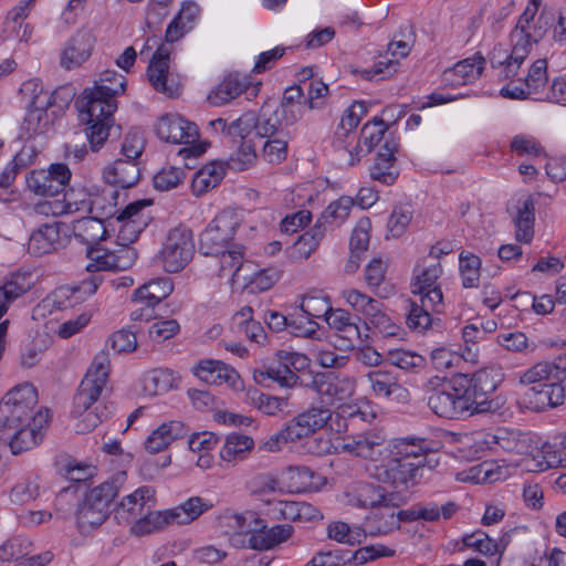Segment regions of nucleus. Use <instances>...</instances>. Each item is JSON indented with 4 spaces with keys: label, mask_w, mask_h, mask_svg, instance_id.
Listing matches in <instances>:
<instances>
[{
    "label": "nucleus",
    "mask_w": 566,
    "mask_h": 566,
    "mask_svg": "<svg viewBox=\"0 0 566 566\" xmlns=\"http://www.w3.org/2000/svg\"><path fill=\"white\" fill-rule=\"evenodd\" d=\"M528 403L536 411L546 409L547 407H557L564 402L565 389L557 380L547 384H536L532 386L525 394Z\"/></svg>",
    "instance_id": "obj_22"
},
{
    "label": "nucleus",
    "mask_w": 566,
    "mask_h": 566,
    "mask_svg": "<svg viewBox=\"0 0 566 566\" xmlns=\"http://www.w3.org/2000/svg\"><path fill=\"white\" fill-rule=\"evenodd\" d=\"M255 382L262 386H270L275 382L280 387L292 388L297 384L298 376L289 369L280 359L276 363L264 365L253 371Z\"/></svg>",
    "instance_id": "obj_27"
},
{
    "label": "nucleus",
    "mask_w": 566,
    "mask_h": 566,
    "mask_svg": "<svg viewBox=\"0 0 566 566\" xmlns=\"http://www.w3.org/2000/svg\"><path fill=\"white\" fill-rule=\"evenodd\" d=\"M419 461L409 462L408 459L389 458L385 464L375 468L374 476L403 494V491L416 486L423 478L427 468H423Z\"/></svg>",
    "instance_id": "obj_9"
},
{
    "label": "nucleus",
    "mask_w": 566,
    "mask_h": 566,
    "mask_svg": "<svg viewBox=\"0 0 566 566\" xmlns=\"http://www.w3.org/2000/svg\"><path fill=\"white\" fill-rule=\"evenodd\" d=\"M523 81L533 95L543 91L548 81L546 59L534 61Z\"/></svg>",
    "instance_id": "obj_60"
},
{
    "label": "nucleus",
    "mask_w": 566,
    "mask_h": 566,
    "mask_svg": "<svg viewBox=\"0 0 566 566\" xmlns=\"http://www.w3.org/2000/svg\"><path fill=\"white\" fill-rule=\"evenodd\" d=\"M102 282L101 276L92 275L87 280H83L78 285L60 286L56 289L49 300L57 310L73 307L77 303L83 302L87 296L94 294Z\"/></svg>",
    "instance_id": "obj_18"
},
{
    "label": "nucleus",
    "mask_w": 566,
    "mask_h": 566,
    "mask_svg": "<svg viewBox=\"0 0 566 566\" xmlns=\"http://www.w3.org/2000/svg\"><path fill=\"white\" fill-rule=\"evenodd\" d=\"M251 401L255 408L268 416H275L287 407V400L253 390L250 394Z\"/></svg>",
    "instance_id": "obj_61"
},
{
    "label": "nucleus",
    "mask_w": 566,
    "mask_h": 566,
    "mask_svg": "<svg viewBox=\"0 0 566 566\" xmlns=\"http://www.w3.org/2000/svg\"><path fill=\"white\" fill-rule=\"evenodd\" d=\"M245 88V83L238 74L227 75L212 91L208 99L214 106H221L238 97Z\"/></svg>",
    "instance_id": "obj_42"
},
{
    "label": "nucleus",
    "mask_w": 566,
    "mask_h": 566,
    "mask_svg": "<svg viewBox=\"0 0 566 566\" xmlns=\"http://www.w3.org/2000/svg\"><path fill=\"white\" fill-rule=\"evenodd\" d=\"M402 504L380 503L376 506L366 518L364 536L376 537L399 530V518L396 515V510Z\"/></svg>",
    "instance_id": "obj_19"
},
{
    "label": "nucleus",
    "mask_w": 566,
    "mask_h": 566,
    "mask_svg": "<svg viewBox=\"0 0 566 566\" xmlns=\"http://www.w3.org/2000/svg\"><path fill=\"white\" fill-rule=\"evenodd\" d=\"M535 201L530 196L517 208L513 218L515 239L522 243H530L534 238Z\"/></svg>",
    "instance_id": "obj_30"
},
{
    "label": "nucleus",
    "mask_w": 566,
    "mask_h": 566,
    "mask_svg": "<svg viewBox=\"0 0 566 566\" xmlns=\"http://www.w3.org/2000/svg\"><path fill=\"white\" fill-rule=\"evenodd\" d=\"M195 375L202 381L210 385H221L235 377L233 369L219 360H201L195 368Z\"/></svg>",
    "instance_id": "obj_37"
},
{
    "label": "nucleus",
    "mask_w": 566,
    "mask_h": 566,
    "mask_svg": "<svg viewBox=\"0 0 566 566\" xmlns=\"http://www.w3.org/2000/svg\"><path fill=\"white\" fill-rule=\"evenodd\" d=\"M281 119L275 108L273 109L269 104L263 105L258 116L253 114L255 136L259 138H272L286 134L287 130H284Z\"/></svg>",
    "instance_id": "obj_40"
},
{
    "label": "nucleus",
    "mask_w": 566,
    "mask_h": 566,
    "mask_svg": "<svg viewBox=\"0 0 566 566\" xmlns=\"http://www.w3.org/2000/svg\"><path fill=\"white\" fill-rule=\"evenodd\" d=\"M31 289L30 275L14 273L0 286V304L9 308L10 304Z\"/></svg>",
    "instance_id": "obj_45"
},
{
    "label": "nucleus",
    "mask_w": 566,
    "mask_h": 566,
    "mask_svg": "<svg viewBox=\"0 0 566 566\" xmlns=\"http://www.w3.org/2000/svg\"><path fill=\"white\" fill-rule=\"evenodd\" d=\"M342 296L354 311L365 317V321L381 306L379 301L355 289L344 291Z\"/></svg>",
    "instance_id": "obj_47"
},
{
    "label": "nucleus",
    "mask_w": 566,
    "mask_h": 566,
    "mask_svg": "<svg viewBox=\"0 0 566 566\" xmlns=\"http://www.w3.org/2000/svg\"><path fill=\"white\" fill-rule=\"evenodd\" d=\"M94 44L93 31L88 28L80 29L65 43L60 55L61 66L65 70L80 67L92 55Z\"/></svg>",
    "instance_id": "obj_15"
},
{
    "label": "nucleus",
    "mask_w": 566,
    "mask_h": 566,
    "mask_svg": "<svg viewBox=\"0 0 566 566\" xmlns=\"http://www.w3.org/2000/svg\"><path fill=\"white\" fill-rule=\"evenodd\" d=\"M193 252L192 231L180 224L168 231L158 261L166 272L178 273L190 262Z\"/></svg>",
    "instance_id": "obj_7"
},
{
    "label": "nucleus",
    "mask_w": 566,
    "mask_h": 566,
    "mask_svg": "<svg viewBox=\"0 0 566 566\" xmlns=\"http://www.w3.org/2000/svg\"><path fill=\"white\" fill-rule=\"evenodd\" d=\"M90 262L85 269L87 272L99 271H125L136 261L137 253L126 244H120L115 251L103 250L95 247L87 248L86 252Z\"/></svg>",
    "instance_id": "obj_12"
},
{
    "label": "nucleus",
    "mask_w": 566,
    "mask_h": 566,
    "mask_svg": "<svg viewBox=\"0 0 566 566\" xmlns=\"http://www.w3.org/2000/svg\"><path fill=\"white\" fill-rule=\"evenodd\" d=\"M311 387L327 400H342L345 398V389L339 381L331 379L325 374H317L313 377Z\"/></svg>",
    "instance_id": "obj_59"
},
{
    "label": "nucleus",
    "mask_w": 566,
    "mask_h": 566,
    "mask_svg": "<svg viewBox=\"0 0 566 566\" xmlns=\"http://www.w3.org/2000/svg\"><path fill=\"white\" fill-rule=\"evenodd\" d=\"M254 441L251 437L239 433L228 434L220 450V458L233 465L244 460L252 451Z\"/></svg>",
    "instance_id": "obj_33"
},
{
    "label": "nucleus",
    "mask_w": 566,
    "mask_h": 566,
    "mask_svg": "<svg viewBox=\"0 0 566 566\" xmlns=\"http://www.w3.org/2000/svg\"><path fill=\"white\" fill-rule=\"evenodd\" d=\"M427 406L438 417L444 419H460L465 415L463 401L455 377L448 379L447 377L432 376L423 386Z\"/></svg>",
    "instance_id": "obj_6"
},
{
    "label": "nucleus",
    "mask_w": 566,
    "mask_h": 566,
    "mask_svg": "<svg viewBox=\"0 0 566 566\" xmlns=\"http://www.w3.org/2000/svg\"><path fill=\"white\" fill-rule=\"evenodd\" d=\"M213 507V503L200 496H192L179 506L171 509L175 524L186 525Z\"/></svg>",
    "instance_id": "obj_41"
},
{
    "label": "nucleus",
    "mask_w": 566,
    "mask_h": 566,
    "mask_svg": "<svg viewBox=\"0 0 566 566\" xmlns=\"http://www.w3.org/2000/svg\"><path fill=\"white\" fill-rule=\"evenodd\" d=\"M556 374H559V366H551L547 363H539L522 376V382L531 384L532 386H535L536 384H547L554 380Z\"/></svg>",
    "instance_id": "obj_64"
},
{
    "label": "nucleus",
    "mask_w": 566,
    "mask_h": 566,
    "mask_svg": "<svg viewBox=\"0 0 566 566\" xmlns=\"http://www.w3.org/2000/svg\"><path fill=\"white\" fill-rule=\"evenodd\" d=\"M367 378L377 396L388 397L401 388L398 377L389 370L369 371Z\"/></svg>",
    "instance_id": "obj_48"
},
{
    "label": "nucleus",
    "mask_w": 566,
    "mask_h": 566,
    "mask_svg": "<svg viewBox=\"0 0 566 566\" xmlns=\"http://www.w3.org/2000/svg\"><path fill=\"white\" fill-rule=\"evenodd\" d=\"M174 291V284L168 277L151 280L134 292L135 301L144 302L147 307H153Z\"/></svg>",
    "instance_id": "obj_32"
},
{
    "label": "nucleus",
    "mask_w": 566,
    "mask_h": 566,
    "mask_svg": "<svg viewBox=\"0 0 566 566\" xmlns=\"http://www.w3.org/2000/svg\"><path fill=\"white\" fill-rule=\"evenodd\" d=\"M155 491L151 486H142L125 496L115 507V518L118 523L136 522L144 515L146 506L154 504Z\"/></svg>",
    "instance_id": "obj_16"
},
{
    "label": "nucleus",
    "mask_w": 566,
    "mask_h": 566,
    "mask_svg": "<svg viewBox=\"0 0 566 566\" xmlns=\"http://www.w3.org/2000/svg\"><path fill=\"white\" fill-rule=\"evenodd\" d=\"M423 443L424 439H401L395 443L394 448L396 451L391 458L408 459L409 462L420 460V464L427 468Z\"/></svg>",
    "instance_id": "obj_46"
},
{
    "label": "nucleus",
    "mask_w": 566,
    "mask_h": 566,
    "mask_svg": "<svg viewBox=\"0 0 566 566\" xmlns=\"http://www.w3.org/2000/svg\"><path fill=\"white\" fill-rule=\"evenodd\" d=\"M388 128L389 126L377 116L363 126L358 142H360L361 146H365V153L373 150Z\"/></svg>",
    "instance_id": "obj_55"
},
{
    "label": "nucleus",
    "mask_w": 566,
    "mask_h": 566,
    "mask_svg": "<svg viewBox=\"0 0 566 566\" xmlns=\"http://www.w3.org/2000/svg\"><path fill=\"white\" fill-rule=\"evenodd\" d=\"M312 437L310 429L298 420V417H294L291 421H289L284 428H282L277 433L271 436L268 440H265L262 444H260V450H264L268 452H276L282 449V447L286 443H294L301 440H305Z\"/></svg>",
    "instance_id": "obj_23"
},
{
    "label": "nucleus",
    "mask_w": 566,
    "mask_h": 566,
    "mask_svg": "<svg viewBox=\"0 0 566 566\" xmlns=\"http://www.w3.org/2000/svg\"><path fill=\"white\" fill-rule=\"evenodd\" d=\"M71 176L65 164H52L48 170L31 171L27 177V185L35 195L53 197L65 190Z\"/></svg>",
    "instance_id": "obj_11"
},
{
    "label": "nucleus",
    "mask_w": 566,
    "mask_h": 566,
    "mask_svg": "<svg viewBox=\"0 0 566 566\" xmlns=\"http://www.w3.org/2000/svg\"><path fill=\"white\" fill-rule=\"evenodd\" d=\"M386 360L390 365L406 371H417L421 369L426 363L421 355L401 348L388 350Z\"/></svg>",
    "instance_id": "obj_49"
},
{
    "label": "nucleus",
    "mask_w": 566,
    "mask_h": 566,
    "mask_svg": "<svg viewBox=\"0 0 566 566\" xmlns=\"http://www.w3.org/2000/svg\"><path fill=\"white\" fill-rule=\"evenodd\" d=\"M239 227L238 214L231 210H223L214 217L200 234V250L206 255H218L229 245Z\"/></svg>",
    "instance_id": "obj_10"
},
{
    "label": "nucleus",
    "mask_w": 566,
    "mask_h": 566,
    "mask_svg": "<svg viewBox=\"0 0 566 566\" xmlns=\"http://www.w3.org/2000/svg\"><path fill=\"white\" fill-rule=\"evenodd\" d=\"M354 205L355 200L349 196L338 198L326 207L315 224H319V228L325 231L328 226L339 227L348 218Z\"/></svg>",
    "instance_id": "obj_38"
},
{
    "label": "nucleus",
    "mask_w": 566,
    "mask_h": 566,
    "mask_svg": "<svg viewBox=\"0 0 566 566\" xmlns=\"http://www.w3.org/2000/svg\"><path fill=\"white\" fill-rule=\"evenodd\" d=\"M55 117L56 112L52 111L49 113V108H46V106L31 107L24 117L22 129L29 135V137L44 135L52 128Z\"/></svg>",
    "instance_id": "obj_36"
},
{
    "label": "nucleus",
    "mask_w": 566,
    "mask_h": 566,
    "mask_svg": "<svg viewBox=\"0 0 566 566\" xmlns=\"http://www.w3.org/2000/svg\"><path fill=\"white\" fill-rule=\"evenodd\" d=\"M126 78L115 71H105L99 83L93 88H85L76 101L82 119L87 127L85 136L93 151H97L106 142L114 125L113 115L117 109L114 97L126 90Z\"/></svg>",
    "instance_id": "obj_1"
},
{
    "label": "nucleus",
    "mask_w": 566,
    "mask_h": 566,
    "mask_svg": "<svg viewBox=\"0 0 566 566\" xmlns=\"http://www.w3.org/2000/svg\"><path fill=\"white\" fill-rule=\"evenodd\" d=\"M74 237L87 248L94 247L107 234L105 223L94 217H86L73 222Z\"/></svg>",
    "instance_id": "obj_34"
},
{
    "label": "nucleus",
    "mask_w": 566,
    "mask_h": 566,
    "mask_svg": "<svg viewBox=\"0 0 566 566\" xmlns=\"http://www.w3.org/2000/svg\"><path fill=\"white\" fill-rule=\"evenodd\" d=\"M325 235V229H321L319 224L303 233L294 243L295 252L298 256L307 259L314 252Z\"/></svg>",
    "instance_id": "obj_62"
},
{
    "label": "nucleus",
    "mask_w": 566,
    "mask_h": 566,
    "mask_svg": "<svg viewBox=\"0 0 566 566\" xmlns=\"http://www.w3.org/2000/svg\"><path fill=\"white\" fill-rule=\"evenodd\" d=\"M462 543L464 546L473 548L485 556H492L497 553L502 554L504 549V547L501 548L495 541L482 531L465 535Z\"/></svg>",
    "instance_id": "obj_58"
},
{
    "label": "nucleus",
    "mask_w": 566,
    "mask_h": 566,
    "mask_svg": "<svg viewBox=\"0 0 566 566\" xmlns=\"http://www.w3.org/2000/svg\"><path fill=\"white\" fill-rule=\"evenodd\" d=\"M370 327L376 328L384 337H399L402 329L382 310V305L367 319L364 329L368 333Z\"/></svg>",
    "instance_id": "obj_53"
},
{
    "label": "nucleus",
    "mask_w": 566,
    "mask_h": 566,
    "mask_svg": "<svg viewBox=\"0 0 566 566\" xmlns=\"http://www.w3.org/2000/svg\"><path fill=\"white\" fill-rule=\"evenodd\" d=\"M227 525L233 531L231 543L235 547H248V537L264 527V520L254 511L233 513L227 517Z\"/></svg>",
    "instance_id": "obj_20"
},
{
    "label": "nucleus",
    "mask_w": 566,
    "mask_h": 566,
    "mask_svg": "<svg viewBox=\"0 0 566 566\" xmlns=\"http://www.w3.org/2000/svg\"><path fill=\"white\" fill-rule=\"evenodd\" d=\"M109 377V359L102 352L97 354L82 379L73 399L71 415L76 419L77 433H86L95 429L112 413V409L98 402L106 388Z\"/></svg>",
    "instance_id": "obj_2"
},
{
    "label": "nucleus",
    "mask_w": 566,
    "mask_h": 566,
    "mask_svg": "<svg viewBox=\"0 0 566 566\" xmlns=\"http://www.w3.org/2000/svg\"><path fill=\"white\" fill-rule=\"evenodd\" d=\"M562 451L554 449V446L545 442L541 448L534 447L530 458L523 459V465L527 471L543 472L548 469L559 468Z\"/></svg>",
    "instance_id": "obj_31"
},
{
    "label": "nucleus",
    "mask_w": 566,
    "mask_h": 566,
    "mask_svg": "<svg viewBox=\"0 0 566 566\" xmlns=\"http://www.w3.org/2000/svg\"><path fill=\"white\" fill-rule=\"evenodd\" d=\"M297 417L310 429L312 436L333 421V412L324 406H312Z\"/></svg>",
    "instance_id": "obj_54"
},
{
    "label": "nucleus",
    "mask_w": 566,
    "mask_h": 566,
    "mask_svg": "<svg viewBox=\"0 0 566 566\" xmlns=\"http://www.w3.org/2000/svg\"><path fill=\"white\" fill-rule=\"evenodd\" d=\"M542 0H530L516 23L517 28L522 27L524 33L537 43L544 38L554 21V14L545 9L537 15Z\"/></svg>",
    "instance_id": "obj_17"
},
{
    "label": "nucleus",
    "mask_w": 566,
    "mask_h": 566,
    "mask_svg": "<svg viewBox=\"0 0 566 566\" xmlns=\"http://www.w3.org/2000/svg\"><path fill=\"white\" fill-rule=\"evenodd\" d=\"M458 391L465 415L490 412L494 409L493 400L489 396L495 391L500 381L501 373L496 368L480 369L472 375L460 374L455 377Z\"/></svg>",
    "instance_id": "obj_5"
},
{
    "label": "nucleus",
    "mask_w": 566,
    "mask_h": 566,
    "mask_svg": "<svg viewBox=\"0 0 566 566\" xmlns=\"http://www.w3.org/2000/svg\"><path fill=\"white\" fill-rule=\"evenodd\" d=\"M342 449L345 452L371 461H378L382 453L388 451L386 437L382 431L378 429H369L346 437Z\"/></svg>",
    "instance_id": "obj_13"
},
{
    "label": "nucleus",
    "mask_w": 566,
    "mask_h": 566,
    "mask_svg": "<svg viewBox=\"0 0 566 566\" xmlns=\"http://www.w3.org/2000/svg\"><path fill=\"white\" fill-rule=\"evenodd\" d=\"M412 282V293L423 294L427 289H431L437 285L438 279L441 276L443 270L439 261L432 264L424 265L421 269H417Z\"/></svg>",
    "instance_id": "obj_50"
},
{
    "label": "nucleus",
    "mask_w": 566,
    "mask_h": 566,
    "mask_svg": "<svg viewBox=\"0 0 566 566\" xmlns=\"http://www.w3.org/2000/svg\"><path fill=\"white\" fill-rule=\"evenodd\" d=\"M39 426H24L15 429V433L9 442L11 452L13 454H20L23 451L32 449L41 440V436L36 430Z\"/></svg>",
    "instance_id": "obj_52"
},
{
    "label": "nucleus",
    "mask_w": 566,
    "mask_h": 566,
    "mask_svg": "<svg viewBox=\"0 0 566 566\" xmlns=\"http://www.w3.org/2000/svg\"><path fill=\"white\" fill-rule=\"evenodd\" d=\"M226 167L223 163H210L203 166L193 176L191 188L196 196H200L217 187L223 179Z\"/></svg>",
    "instance_id": "obj_39"
},
{
    "label": "nucleus",
    "mask_w": 566,
    "mask_h": 566,
    "mask_svg": "<svg viewBox=\"0 0 566 566\" xmlns=\"http://www.w3.org/2000/svg\"><path fill=\"white\" fill-rule=\"evenodd\" d=\"M116 196L117 192L112 190L108 192L103 191L102 195L88 199L87 212H90L92 217L105 222V220L112 218L117 212L116 205L111 201Z\"/></svg>",
    "instance_id": "obj_51"
},
{
    "label": "nucleus",
    "mask_w": 566,
    "mask_h": 566,
    "mask_svg": "<svg viewBox=\"0 0 566 566\" xmlns=\"http://www.w3.org/2000/svg\"><path fill=\"white\" fill-rule=\"evenodd\" d=\"M301 312L305 314V318H321L331 315L333 307L328 295L322 291H311L303 296L301 303Z\"/></svg>",
    "instance_id": "obj_44"
},
{
    "label": "nucleus",
    "mask_w": 566,
    "mask_h": 566,
    "mask_svg": "<svg viewBox=\"0 0 566 566\" xmlns=\"http://www.w3.org/2000/svg\"><path fill=\"white\" fill-rule=\"evenodd\" d=\"M289 133L265 138L262 157L270 164H280L287 157Z\"/></svg>",
    "instance_id": "obj_57"
},
{
    "label": "nucleus",
    "mask_w": 566,
    "mask_h": 566,
    "mask_svg": "<svg viewBox=\"0 0 566 566\" xmlns=\"http://www.w3.org/2000/svg\"><path fill=\"white\" fill-rule=\"evenodd\" d=\"M485 59L481 53H475L472 57L459 61L452 69L447 70L444 75L458 77L454 84L461 85L475 81L483 72Z\"/></svg>",
    "instance_id": "obj_35"
},
{
    "label": "nucleus",
    "mask_w": 566,
    "mask_h": 566,
    "mask_svg": "<svg viewBox=\"0 0 566 566\" xmlns=\"http://www.w3.org/2000/svg\"><path fill=\"white\" fill-rule=\"evenodd\" d=\"M60 228L59 222H52L42 224L34 230L28 242L29 253L41 256L56 250L61 243Z\"/></svg>",
    "instance_id": "obj_26"
},
{
    "label": "nucleus",
    "mask_w": 566,
    "mask_h": 566,
    "mask_svg": "<svg viewBox=\"0 0 566 566\" xmlns=\"http://www.w3.org/2000/svg\"><path fill=\"white\" fill-rule=\"evenodd\" d=\"M38 403V392L31 384L17 386L6 394L0 402V430L18 429L19 427L42 426L49 419V411L33 415Z\"/></svg>",
    "instance_id": "obj_3"
},
{
    "label": "nucleus",
    "mask_w": 566,
    "mask_h": 566,
    "mask_svg": "<svg viewBox=\"0 0 566 566\" xmlns=\"http://www.w3.org/2000/svg\"><path fill=\"white\" fill-rule=\"evenodd\" d=\"M170 524H175L171 510L144 512V515L133 524L132 533L137 536H143L163 530Z\"/></svg>",
    "instance_id": "obj_43"
},
{
    "label": "nucleus",
    "mask_w": 566,
    "mask_h": 566,
    "mask_svg": "<svg viewBox=\"0 0 566 566\" xmlns=\"http://www.w3.org/2000/svg\"><path fill=\"white\" fill-rule=\"evenodd\" d=\"M124 480L125 473H118L109 481H105L85 493L76 512V523L82 534L90 533L106 521L111 513V504L118 494Z\"/></svg>",
    "instance_id": "obj_4"
},
{
    "label": "nucleus",
    "mask_w": 566,
    "mask_h": 566,
    "mask_svg": "<svg viewBox=\"0 0 566 566\" xmlns=\"http://www.w3.org/2000/svg\"><path fill=\"white\" fill-rule=\"evenodd\" d=\"M481 259L474 254H460V274L465 289L479 286Z\"/></svg>",
    "instance_id": "obj_56"
},
{
    "label": "nucleus",
    "mask_w": 566,
    "mask_h": 566,
    "mask_svg": "<svg viewBox=\"0 0 566 566\" xmlns=\"http://www.w3.org/2000/svg\"><path fill=\"white\" fill-rule=\"evenodd\" d=\"M31 552V542L24 537H13L0 546V560L11 562L23 558Z\"/></svg>",
    "instance_id": "obj_63"
},
{
    "label": "nucleus",
    "mask_w": 566,
    "mask_h": 566,
    "mask_svg": "<svg viewBox=\"0 0 566 566\" xmlns=\"http://www.w3.org/2000/svg\"><path fill=\"white\" fill-rule=\"evenodd\" d=\"M492 443L506 452L523 454L530 458L534 451L532 439L528 433L514 430H499L492 437Z\"/></svg>",
    "instance_id": "obj_29"
},
{
    "label": "nucleus",
    "mask_w": 566,
    "mask_h": 566,
    "mask_svg": "<svg viewBox=\"0 0 566 566\" xmlns=\"http://www.w3.org/2000/svg\"><path fill=\"white\" fill-rule=\"evenodd\" d=\"M169 56L170 50L165 44L159 45L147 67V76L157 92L172 96L177 87L168 85Z\"/></svg>",
    "instance_id": "obj_21"
},
{
    "label": "nucleus",
    "mask_w": 566,
    "mask_h": 566,
    "mask_svg": "<svg viewBox=\"0 0 566 566\" xmlns=\"http://www.w3.org/2000/svg\"><path fill=\"white\" fill-rule=\"evenodd\" d=\"M292 534L293 527L289 524L268 527L264 521V527L248 537V547L255 551L271 549L275 545L287 541Z\"/></svg>",
    "instance_id": "obj_28"
},
{
    "label": "nucleus",
    "mask_w": 566,
    "mask_h": 566,
    "mask_svg": "<svg viewBox=\"0 0 566 566\" xmlns=\"http://www.w3.org/2000/svg\"><path fill=\"white\" fill-rule=\"evenodd\" d=\"M188 429L184 422L171 420L164 422L154 430L145 441V448L150 453H158L177 440L186 437Z\"/></svg>",
    "instance_id": "obj_25"
},
{
    "label": "nucleus",
    "mask_w": 566,
    "mask_h": 566,
    "mask_svg": "<svg viewBox=\"0 0 566 566\" xmlns=\"http://www.w3.org/2000/svg\"><path fill=\"white\" fill-rule=\"evenodd\" d=\"M348 502L357 507L374 510L380 503H406V494L400 492H388L380 485H374L367 482L356 483L347 493Z\"/></svg>",
    "instance_id": "obj_14"
},
{
    "label": "nucleus",
    "mask_w": 566,
    "mask_h": 566,
    "mask_svg": "<svg viewBox=\"0 0 566 566\" xmlns=\"http://www.w3.org/2000/svg\"><path fill=\"white\" fill-rule=\"evenodd\" d=\"M103 177L107 184L125 189L138 182L140 170L137 161L118 158L104 169Z\"/></svg>",
    "instance_id": "obj_24"
},
{
    "label": "nucleus",
    "mask_w": 566,
    "mask_h": 566,
    "mask_svg": "<svg viewBox=\"0 0 566 566\" xmlns=\"http://www.w3.org/2000/svg\"><path fill=\"white\" fill-rule=\"evenodd\" d=\"M155 130L157 136L166 143L190 145L178 151V155L184 158H197L205 151L202 146L193 145L199 136L197 126L180 116H161Z\"/></svg>",
    "instance_id": "obj_8"
}]
</instances>
